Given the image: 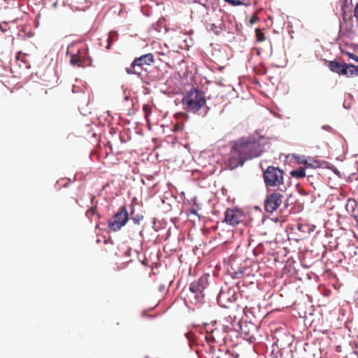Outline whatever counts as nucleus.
<instances>
[{
    "mask_svg": "<svg viewBox=\"0 0 358 358\" xmlns=\"http://www.w3.org/2000/svg\"><path fill=\"white\" fill-rule=\"evenodd\" d=\"M245 270H246V268H238V271H236L233 273L232 277L236 278H241L243 275V273Z\"/></svg>",
    "mask_w": 358,
    "mask_h": 358,
    "instance_id": "412c9836",
    "label": "nucleus"
},
{
    "mask_svg": "<svg viewBox=\"0 0 358 358\" xmlns=\"http://www.w3.org/2000/svg\"><path fill=\"white\" fill-rule=\"evenodd\" d=\"M97 214L96 208L92 207L87 210L86 215L87 217H91L92 215Z\"/></svg>",
    "mask_w": 358,
    "mask_h": 358,
    "instance_id": "b1692460",
    "label": "nucleus"
},
{
    "mask_svg": "<svg viewBox=\"0 0 358 358\" xmlns=\"http://www.w3.org/2000/svg\"><path fill=\"white\" fill-rule=\"evenodd\" d=\"M354 15L357 20L358 21V3L356 4L355 10H354Z\"/></svg>",
    "mask_w": 358,
    "mask_h": 358,
    "instance_id": "c85d7f7f",
    "label": "nucleus"
},
{
    "mask_svg": "<svg viewBox=\"0 0 358 358\" xmlns=\"http://www.w3.org/2000/svg\"><path fill=\"white\" fill-rule=\"evenodd\" d=\"M315 164H318L317 162H315ZM303 164H305L306 168L313 167V166H315V167L318 166V164H316V165L315 166V165H313V164H312L309 163L307 160H306V161L303 162Z\"/></svg>",
    "mask_w": 358,
    "mask_h": 358,
    "instance_id": "cd10ccee",
    "label": "nucleus"
},
{
    "mask_svg": "<svg viewBox=\"0 0 358 358\" xmlns=\"http://www.w3.org/2000/svg\"><path fill=\"white\" fill-rule=\"evenodd\" d=\"M27 55L18 52L16 55V62H18L20 67L29 68V62L27 59Z\"/></svg>",
    "mask_w": 358,
    "mask_h": 358,
    "instance_id": "4468645a",
    "label": "nucleus"
},
{
    "mask_svg": "<svg viewBox=\"0 0 358 358\" xmlns=\"http://www.w3.org/2000/svg\"><path fill=\"white\" fill-rule=\"evenodd\" d=\"M77 54L81 62V66L83 67L88 66L92 65V59L88 56L87 50L83 48L78 50Z\"/></svg>",
    "mask_w": 358,
    "mask_h": 358,
    "instance_id": "f8f14e48",
    "label": "nucleus"
},
{
    "mask_svg": "<svg viewBox=\"0 0 358 358\" xmlns=\"http://www.w3.org/2000/svg\"><path fill=\"white\" fill-rule=\"evenodd\" d=\"M228 3L231 4L234 6H237L243 4V2L241 0H224Z\"/></svg>",
    "mask_w": 358,
    "mask_h": 358,
    "instance_id": "393cba45",
    "label": "nucleus"
},
{
    "mask_svg": "<svg viewBox=\"0 0 358 358\" xmlns=\"http://www.w3.org/2000/svg\"><path fill=\"white\" fill-rule=\"evenodd\" d=\"M143 111L145 113V117L146 119L147 123L149 124L150 123V120L148 119V117L152 113V109H151L150 106L144 105L143 107Z\"/></svg>",
    "mask_w": 358,
    "mask_h": 358,
    "instance_id": "6ab92c4d",
    "label": "nucleus"
},
{
    "mask_svg": "<svg viewBox=\"0 0 358 358\" xmlns=\"http://www.w3.org/2000/svg\"><path fill=\"white\" fill-rule=\"evenodd\" d=\"M264 138L252 136H243L230 143L227 166L231 169L242 166L246 161L259 157L265 151Z\"/></svg>",
    "mask_w": 358,
    "mask_h": 358,
    "instance_id": "f257e3e1",
    "label": "nucleus"
},
{
    "mask_svg": "<svg viewBox=\"0 0 358 358\" xmlns=\"http://www.w3.org/2000/svg\"><path fill=\"white\" fill-rule=\"evenodd\" d=\"M259 308L258 306L247 305L243 308V313L248 319H252L256 317L259 313Z\"/></svg>",
    "mask_w": 358,
    "mask_h": 358,
    "instance_id": "ddd939ff",
    "label": "nucleus"
},
{
    "mask_svg": "<svg viewBox=\"0 0 358 358\" xmlns=\"http://www.w3.org/2000/svg\"><path fill=\"white\" fill-rule=\"evenodd\" d=\"M285 189L280 188L278 190L273 191L266 195L264 200V210L268 213H273L275 211L282 203L285 197L284 192Z\"/></svg>",
    "mask_w": 358,
    "mask_h": 358,
    "instance_id": "39448f33",
    "label": "nucleus"
},
{
    "mask_svg": "<svg viewBox=\"0 0 358 358\" xmlns=\"http://www.w3.org/2000/svg\"><path fill=\"white\" fill-rule=\"evenodd\" d=\"M357 207V201L355 199L349 198L347 201L345 205V209L347 212L351 215L355 213V208Z\"/></svg>",
    "mask_w": 358,
    "mask_h": 358,
    "instance_id": "2eb2a0df",
    "label": "nucleus"
},
{
    "mask_svg": "<svg viewBox=\"0 0 358 358\" xmlns=\"http://www.w3.org/2000/svg\"><path fill=\"white\" fill-rule=\"evenodd\" d=\"M115 35L111 32L108 34L106 49L109 50L110 48L112 43L115 40Z\"/></svg>",
    "mask_w": 358,
    "mask_h": 358,
    "instance_id": "4be33fe9",
    "label": "nucleus"
},
{
    "mask_svg": "<svg viewBox=\"0 0 358 358\" xmlns=\"http://www.w3.org/2000/svg\"><path fill=\"white\" fill-rule=\"evenodd\" d=\"M241 331L244 339L252 343L256 341L258 326L252 322H244L240 325Z\"/></svg>",
    "mask_w": 358,
    "mask_h": 358,
    "instance_id": "6e6552de",
    "label": "nucleus"
},
{
    "mask_svg": "<svg viewBox=\"0 0 358 358\" xmlns=\"http://www.w3.org/2000/svg\"><path fill=\"white\" fill-rule=\"evenodd\" d=\"M357 62H358V59H357Z\"/></svg>",
    "mask_w": 358,
    "mask_h": 358,
    "instance_id": "7c9ffc66",
    "label": "nucleus"
},
{
    "mask_svg": "<svg viewBox=\"0 0 358 358\" xmlns=\"http://www.w3.org/2000/svg\"><path fill=\"white\" fill-rule=\"evenodd\" d=\"M238 294L234 287H229L227 289H222L217 296V302L220 306L229 308L230 304L236 301Z\"/></svg>",
    "mask_w": 358,
    "mask_h": 358,
    "instance_id": "0eeeda50",
    "label": "nucleus"
},
{
    "mask_svg": "<svg viewBox=\"0 0 358 358\" xmlns=\"http://www.w3.org/2000/svg\"><path fill=\"white\" fill-rule=\"evenodd\" d=\"M181 103L183 109L189 113L205 116L208 110L205 94L198 88L192 87L182 96Z\"/></svg>",
    "mask_w": 358,
    "mask_h": 358,
    "instance_id": "f03ea898",
    "label": "nucleus"
},
{
    "mask_svg": "<svg viewBox=\"0 0 358 358\" xmlns=\"http://www.w3.org/2000/svg\"><path fill=\"white\" fill-rule=\"evenodd\" d=\"M143 216L141 215H136L135 217L132 218L133 222L136 224H139L140 222L143 220Z\"/></svg>",
    "mask_w": 358,
    "mask_h": 358,
    "instance_id": "a878e982",
    "label": "nucleus"
},
{
    "mask_svg": "<svg viewBox=\"0 0 358 358\" xmlns=\"http://www.w3.org/2000/svg\"><path fill=\"white\" fill-rule=\"evenodd\" d=\"M70 63L73 66H77L78 67H83L80 64H82L78 54H72L71 55Z\"/></svg>",
    "mask_w": 358,
    "mask_h": 358,
    "instance_id": "a211bd4d",
    "label": "nucleus"
},
{
    "mask_svg": "<svg viewBox=\"0 0 358 358\" xmlns=\"http://www.w3.org/2000/svg\"><path fill=\"white\" fill-rule=\"evenodd\" d=\"M209 30L213 31L216 35H218L221 32L222 28L213 23L210 24Z\"/></svg>",
    "mask_w": 358,
    "mask_h": 358,
    "instance_id": "5701e85b",
    "label": "nucleus"
},
{
    "mask_svg": "<svg viewBox=\"0 0 358 358\" xmlns=\"http://www.w3.org/2000/svg\"><path fill=\"white\" fill-rule=\"evenodd\" d=\"M338 74L347 76L348 77L357 76L358 75V66L351 64H343V66Z\"/></svg>",
    "mask_w": 358,
    "mask_h": 358,
    "instance_id": "9b49d317",
    "label": "nucleus"
},
{
    "mask_svg": "<svg viewBox=\"0 0 358 358\" xmlns=\"http://www.w3.org/2000/svg\"><path fill=\"white\" fill-rule=\"evenodd\" d=\"M343 64H340L338 62H337L336 60L331 61L328 64V67L329 68V69L331 71L337 73H340L341 69L343 67Z\"/></svg>",
    "mask_w": 358,
    "mask_h": 358,
    "instance_id": "dca6fc26",
    "label": "nucleus"
},
{
    "mask_svg": "<svg viewBox=\"0 0 358 358\" xmlns=\"http://www.w3.org/2000/svg\"><path fill=\"white\" fill-rule=\"evenodd\" d=\"M290 175L296 178H302L306 176L305 168L299 167L297 169L293 170L290 172Z\"/></svg>",
    "mask_w": 358,
    "mask_h": 358,
    "instance_id": "f3484780",
    "label": "nucleus"
},
{
    "mask_svg": "<svg viewBox=\"0 0 358 358\" xmlns=\"http://www.w3.org/2000/svg\"><path fill=\"white\" fill-rule=\"evenodd\" d=\"M208 286V277L203 275L198 280L194 281L190 284L189 290L195 294L196 297H203V292Z\"/></svg>",
    "mask_w": 358,
    "mask_h": 358,
    "instance_id": "9d476101",
    "label": "nucleus"
},
{
    "mask_svg": "<svg viewBox=\"0 0 358 358\" xmlns=\"http://www.w3.org/2000/svg\"><path fill=\"white\" fill-rule=\"evenodd\" d=\"M349 55H350V58H352V59L357 62L358 57L356 55H355L354 54H352V53L350 54Z\"/></svg>",
    "mask_w": 358,
    "mask_h": 358,
    "instance_id": "c756f323",
    "label": "nucleus"
},
{
    "mask_svg": "<svg viewBox=\"0 0 358 358\" xmlns=\"http://www.w3.org/2000/svg\"><path fill=\"white\" fill-rule=\"evenodd\" d=\"M255 33L257 41L262 42L266 40L265 34L259 29H256Z\"/></svg>",
    "mask_w": 358,
    "mask_h": 358,
    "instance_id": "aec40b11",
    "label": "nucleus"
},
{
    "mask_svg": "<svg viewBox=\"0 0 358 358\" xmlns=\"http://www.w3.org/2000/svg\"><path fill=\"white\" fill-rule=\"evenodd\" d=\"M245 215L244 213L236 209H227L225 212V221L231 225H236L244 221Z\"/></svg>",
    "mask_w": 358,
    "mask_h": 358,
    "instance_id": "1a4fd4ad",
    "label": "nucleus"
},
{
    "mask_svg": "<svg viewBox=\"0 0 358 358\" xmlns=\"http://www.w3.org/2000/svg\"><path fill=\"white\" fill-rule=\"evenodd\" d=\"M258 20H259V17L256 15H254L251 17V18L250 20V23L251 24H253L256 23Z\"/></svg>",
    "mask_w": 358,
    "mask_h": 358,
    "instance_id": "bb28decb",
    "label": "nucleus"
},
{
    "mask_svg": "<svg viewBox=\"0 0 358 358\" xmlns=\"http://www.w3.org/2000/svg\"><path fill=\"white\" fill-rule=\"evenodd\" d=\"M129 220V214L125 206L120 207L118 212L108 221V227L113 231L120 230Z\"/></svg>",
    "mask_w": 358,
    "mask_h": 358,
    "instance_id": "423d86ee",
    "label": "nucleus"
},
{
    "mask_svg": "<svg viewBox=\"0 0 358 358\" xmlns=\"http://www.w3.org/2000/svg\"><path fill=\"white\" fill-rule=\"evenodd\" d=\"M155 62L154 56L152 53H148L136 57L125 71L129 75H137L141 76L144 66H151Z\"/></svg>",
    "mask_w": 358,
    "mask_h": 358,
    "instance_id": "20e7f679",
    "label": "nucleus"
},
{
    "mask_svg": "<svg viewBox=\"0 0 358 358\" xmlns=\"http://www.w3.org/2000/svg\"><path fill=\"white\" fill-rule=\"evenodd\" d=\"M284 176V171L278 167L273 166H268L263 172V178L266 187L267 189L278 187V189L282 188L281 187L282 186L284 187L283 189H285Z\"/></svg>",
    "mask_w": 358,
    "mask_h": 358,
    "instance_id": "7ed1b4c3",
    "label": "nucleus"
}]
</instances>
